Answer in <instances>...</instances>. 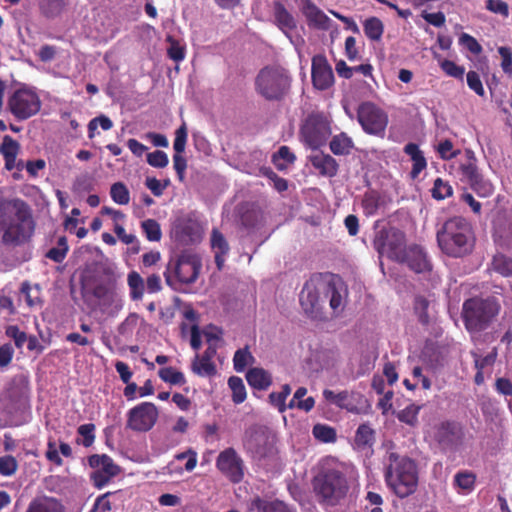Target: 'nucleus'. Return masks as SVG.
Wrapping results in <instances>:
<instances>
[{"label":"nucleus","mask_w":512,"mask_h":512,"mask_svg":"<svg viewBox=\"0 0 512 512\" xmlns=\"http://www.w3.org/2000/svg\"><path fill=\"white\" fill-rule=\"evenodd\" d=\"M434 439L443 450H456L464 439L463 427L456 421H442L435 427Z\"/></svg>","instance_id":"2eb2a0df"},{"label":"nucleus","mask_w":512,"mask_h":512,"mask_svg":"<svg viewBox=\"0 0 512 512\" xmlns=\"http://www.w3.org/2000/svg\"><path fill=\"white\" fill-rule=\"evenodd\" d=\"M398 263L407 264L416 273H423L431 269L426 253L418 245L407 247L404 251L403 259H399Z\"/></svg>","instance_id":"412c9836"},{"label":"nucleus","mask_w":512,"mask_h":512,"mask_svg":"<svg viewBox=\"0 0 512 512\" xmlns=\"http://www.w3.org/2000/svg\"><path fill=\"white\" fill-rule=\"evenodd\" d=\"M20 294L24 297L30 309H41L44 305L42 289L39 284H30L28 281L21 283Z\"/></svg>","instance_id":"bb28decb"},{"label":"nucleus","mask_w":512,"mask_h":512,"mask_svg":"<svg viewBox=\"0 0 512 512\" xmlns=\"http://www.w3.org/2000/svg\"><path fill=\"white\" fill-rule=\"evenodd\" d=\"M291 77L280 66L262 68L255 79L256 92L268 101H280L289 92Z\"/></svg>","instance_id":"0eeeda50"},{"label":"nucleus","mask_w":512,"mask_h":512,"mask_svg":"<svg viewBox=\"0 0 512 512\" xmlns=\"http://www.w3.org/2000/svg\"><path fill=\"white\" fill-rule=\"evenodd\" d=\"M88 464L93 469L90 473V480L97 489H102L121 473V467L107 454L89 456Z\"/></svg>","instance_id":"f8f14e48"},{"label":"nucleus","mask_w":512,"mask_h":512,"mask_svg":"<svg viewBox=\"0 0 512 512\" xmlns=\"http://www.w3.org/2000/svg\"><path fill=\"white\" fill-rule=\"evenodd\" d=\"M492 267L495 272L503 277L512 276V258L504 254H497L493 257Z\"/></svg>","instance_id":"a19ab883"},{"label":"nucleus","mask_w":512,"mask_h":512,"mask_svg":"<svg viewBox=\"0 0 512 512\" xmlns=\"http://www.w3.org/2000/svg\"><path fill=\"white\" fill-rule=\"evenodd\" d=\"M290 393H291L290 386L288 384H284L281 387L280 392H272L269 395V402L272 406L277 408L279 412L282 413L287 408L285 402H286L287 397L290 395Z\"/></svg>","instance_id":"09e8293b"},{"label":"nucleus","mask_w":512,"mask_h":512,"mask_svg":"<svg viewBox=\"0 0 512 512\" xmlns=\"http://www.w3.org/2000/svg\"><path fill=\"white\" fill-rule=\"evenodd\" d=\"M312 167L324 177H334L338 173L339 164L330 154L315 151L308 157Z\"/></svg>","instance_id":"4be33fe9"},{"label":"nucleus","mask_w":512,"mask_h":512,"mask_svg":"<svg viewBox=\"0 0 512 512\" xmlns=\"http://www.w3.org/2000/svg\"><path fill=\"white\" fill-rule=\"evenodd\" d=\"M312 433L317 440L323 443H333L337 439L335 429L324 424H316L313 427Z\"/></svg>","instance_id":"de8ad7c7"},{"label":"nucleus","mask_w":512,"mask_h":512,"mask_svg":"<svg viewBox=\"0 0 512 512\" xmlns=\"http://www.w3.org/2000/svg\"><path fill=\"white\" fill-rule=\"evenodd\" d=\"M440 67L448 76L463 80L465 73L463 66H459L455 62L445 59L441 62Z\"/></svg>","instance_id":"69168bd1"},{"label":"nucleus","mask_w":512,"mask_h":512,"mask_svg":"<svg viewBox=\"0 0 512 512\" xmlns=\"http://www.w3.org/2000/svg\"><path fill=\"white\" fill-rule=\"evenodd\" d=\"M380 205L379 195L374 192H366L362 199V208L366 216H371L377 213Z\"/></svg>","instance_id":"603ef678"},{"label":"nucleus","mask_w":512,"mask_h":512,"mask_svg":"<svg viewBox=\"0 0 512 512\" xmlns=\"http://www.w3.org/2000/svg\"><path fill=\"white\" fill-rule=\"evenodd\" d=\"M497 348L494 347L490 353H488L486 356L481 357L477 353H472V356L474 358V366L476 370H484L487 366H492L496 362L497 359Z\"/></svg>","instance_id":"052dcab7"},{"label":"nucleus","mask_w":512,"mask_h":512,"mask_svg":"<svg viewBox=\"0 0 512 512\" xmlns=\"http://www.w3.org/2000/svg\"><path fill=\"white\" fill-rule=\"evenodd\" d=\"M249 508L258 512H290L289 506L283 501H268L259 496L251 500Z\"/></svg>","instance_id":"7c9ffc66"},{"label":"nucleus","mask_w":512,"mask_h":512,"mask_svg":"<svg viewBox=\"0 0 512 512\" xmlns=\"http://www.w3.org/2000/svg\"><path fill=\"white\" fill-rule=\"evenodd\" d=\"M104 274L106 275L105 281L97 283L92 289V294L99 300L115 302L121 308V298L117 293V277L113 270L109 268L104 270Z\"/></svg>","instance_id":"a211bd4d"},{"label":"nucleus","mask_w":512,"mask_h":512,"mask_svg":"<svg viewBox=\"0 0 512 512\" xmlns=\"http://www.w3.org/2000/svg\"><path fill=\"white\" fill-rule=\"evenodd\" d=\"M39 6L45 17L55 18L63 11L65 2L64 0H40Z\"/></svg>","instance_id":"79ce46f5"},{"label":"nucleus","mask_w":512,"mask_h":512,"mask_svg":"<svg viewBox=\"0 0 512 512\" xmlns=\"http://www.w3.org/2000/svg\"><path fill=\"white\" fill-rule=\"evenodd\" d=\"M470 188L482 198L490 197L494 193V186L490 180L485 179L482 174L468 182Z\"/></svg>","instance_id":"e433bc0d"},{"label":"nucleus","mask_w":512,"mask_h":512,"mask_svg":"<svg viewBox=\"0 0 512 512\" xmlns=\"http://www.w3.org/2000/svg\"><path fill=\"white\" fill-rule=\"evenodd\" d=\"M211 247L215 251V263L218 270H222L224 266V256L229 251V245L224 235L217 229H213L211 233Z\"/></svg>","instance_id":"c756f323"},{"label":"nucleus","mask_w":512,"mask_h":512,"mask_svg":"<svg viewBox=\"0 0 512 512\" xmlns=\"http://www.w3.org/2000/svg\"><path fill=\"white\" fill-rule=\"evenodd\" d=\"M255 361V358L250 353L248 346L238 349L233 357V366L235 371L243 372L245 368L252 364Z\"/></svg>","instance_id":"37998d69"},{"label":"nucleus","mask_w":512,"mask_h":512,"mask_svg":"<svg viewBox=\"0 0 512 512\" xmlns=\"http://www.w3.org/2000/svg\"><path fill=\"white\" fill-rule=\"evenodd\" d=\"M431 193L434 199L443 200L453 194V188L449 182L444 181L442 178L438 177L434 181Z\"/></svg>","instance_id":"6e6d98bb"},{"label":"nucleus","mask_w":512,"mask_h":512,"mask_svg":"<svg viewBox=\"0 0 512 512\" xmlns=\"http://www.w3.org/2000/svg\"><path fill=\"white\" fill-rule=\"evenodd\" d=\"M5 335L13 339L18 349H21L27 340L26 332L21 331L17 325H8L5 329Z\"/></svg>","instance_id":"e2e57ef3"},{"label":"nucleus","mask_w":512,"mask_h":512,"mask_svg":"<svg viewBox=\"0 0 512 512\" xmlns=\"http://www.w3.org/2000/svg\"><path fill=\"white\" fill-rule=\"evenodd\" d=\"M36 221L29 204L20 198L0 200V244L16 248L30 243Z\"/></svg>","instance_id":"f257e3e1"},{"label":"nucleus","mask_w":512,"mask_h":512,"mask_svg":"<svg viewBox=\"0 0 512 512\" xmlns=\"http://www.w3.org/2000/svg\"><path fill=\"white\" fill-rule=\"evenodd\" d=\"M363 30L368 39L379 41L384 32V25L379 18L370 17L364 21Z\"/></svg>","instance_id":"f704fd0d"},{"label":"nucleus","mask_w":512,"mask_h":512,"mask_svg":"<svg viewBox=\"0 0 512 512\" xmlns=\"http://www.w3.org/2000/svg\"><path fill=\"white\" fill-rule=\"evenodd\" d=\"M500 310V302L494 296L486 298L472 297L464 301L462 320L472 339H474L475 334H480L492 324Z\"/></svg>","instance_id":"39448f33"},{"label":"nucleus","mask_w":512,"mask_h":512,"mask_svg":"<svg viewBox=\"0 0 512 512\" xmlns=\"http://www.w3.org/2000/svg\"><path fill=\"white\" fill-rule=\"evenodd\" d=\"M142 230L149 241L158 242L162 237L159 223L154 219H147L141 223Z\"/></svg>","instance_id":"864d4df0"},{"label":"nucleus","mask_w":512,"mask_h":512,"mask_svg":"<svg viewBox=\"0 0 512 512\" xmlns=\"http://www.w3.org/2000/svg\"><path fill=\"white\" fill-rule=\"evenodd\" d=\"M403 150L405 154L410 156V159L413 162L410 176L412 179H416L419 174L427 167L426 158L416 143H407Z\"/></svg>","instance_id":"cd10ccee"},{"label":"nucleus","mask_w":512,"mask_h":512,"mask_svg":"<svg viewBox=\"0 0 512 512\" xmlns=\"http://www.w3.org/2000/svg\"><path fill=\"white\" fill-rule=\"evenodd\" d=\"M127 284L130 291V298L133 301L141 300L145 291V283L141 275L137 271L129 272Z\"/></svg>","instance_id":"473e14b6"},{"label":"nucleus","mask_w":512,"mask_h":512,"mask_svg":"<svg viewBox=\"0 0 512 512\" xmlns=\"http://www.w3.org/2000/svg\"><path fill=\"white\" fill-rule=\"evenodd\" d=\"M216 468L233 484L241 483L245 477L244 460L233 447L225 448L218 454Z\"/></svg>","instance_id":"ddd939ff"},{"label":"nucleus","mask_w":512,"mask_h":512,"mask_svg":"<svg viewBox=\"0 0 512 512\" xmlns=\"http://www.w3.org/2000/svg\"><path fill=\"white\" fill-rule=\"evenodd\" d=\"M217 353V346L209 344L202 355L196 354L191 369L193 373L200 377H213L217 374V368L213 362V358Z\"/></svg>","instance_id":"6ab92c4d"},{"label":"nucleus","mask_w":512,"mask_h":512,"mask_svg":"<svg viewBox=\"0 0 512 512\" xmlns=\"http://www.w3.org/2000/svg\"><path fill=\"white\" fill-rule=\"evenodd\" d=\"M476 482V475L469 471L458 472L454 476V483L463 490L471 491Z\"/></svg>","instance_id":"13d9d810"},{"label":"nucleus","mask_w":512,"mask_h":512,"mask_svg":"<svg viewBox=\"0 0 512 512\" xmlns=\"http://www.w3.org/2000/svg\"><path fill=\"white\" fill-rule=\"evenodd\" d=\"M19 144L10 136H5L0 146V153L3 157H17L19 153Z\"/></svg>","instance_id":"338daca9"},{"label":"nucleus","mask_w":512,"mask_h":512,"mask_svg":"<svg viewBox=\"0 0 512 512\" xmlns=\"http://www.w3.org/2000/svg\"><path fill=\"white\" fill-rule=\"evenodd\" d=\"M326 278L322 275H314L307 280L300 292V305L306 315L316 317L320 311L324 297Z\"/></svg>","instance_id":"9b49d317"},{"label":"nucleus","mask_w":512,"mask_h":512,"mask_svg":"<svg viewBox=\"0 0 512 512\" xmlns=\"http://www.w3.org/2000/svg\"><path fill=\"white\" fill-rule=\"evenodd\" d=\"M464 161L459 165V171L463 178L469 182L474 178H477L481 173L477 166V159L474 152L471 149H466L464 152Z\"/></svg>","instance_id":"2f4dec72"},{"label":"nucleus","mask_w":512,"mask_h":512,"mask_svg":"<svg viewBox=\"0 0 512 512\" xmlns=\"http://www.w3.org/2000/svg\"><path fill=\"white\" fill-rule=\"evenodd\" d=\"M140 320V316L137 313H130L125 320L118 326V332L120 335L128 336L131 335L134 329L137 327Z\"/></svg>","instance_id":"680f3d73"},{"label":"nucleus","mask_w":512,"mask_h":512,"mask_svg":"<svg viewBox=\"0 0 512 512\" xmlns=\"http://www.w3.org/2000/svg\"><path fill=\"white\" fill-rule=\"evenodd\" d=\"M248 384L256 390H267L272 384L271 374L263 368H251L246 373Z\"/></svg>","instance_id":"c85d7f7f"},{"label":"nucleus","mask_w":512,"mask_h":512,"mask_svg":"<svg viewBox=\"0 0 512 512\" xmlns=\"http://www.w3.org/2000/svg\"><path fill=\"white\" fill-rule=\"evenodd\" d=\"M25 512H66L63 504L54 497L38 496L31 500Z\"/></svg>","instance_id":"a878e982"},{"label":"nucleus","mask_w":512,"mask_h":512,"mask_svg":"<svg viewBox=\"0 0 512 512\" xmlns=\"http://www.w3.org/2000/svg\"><path fill=\"white\" fill-rule=\"evenodd\" d=\"M421 407L416 404H410L398 413V420L410 426H415L418 422V414Z\"/></svg>","instance_id":"5fc2aeb1"},{"label":"nucleus","mask_w":512,"mask_h":512,"mask_svg":"<svg viewBox=\"0 0 512 512\" xmlns=\"http://www.w3.org/2000/svg\"><path fill=\"white\" fill-rule=\"evenodd\" d=\"M326 284L328 287L325 288L324 297H329L330 307L337 311L342 307V295L337 289L335 282L326 279Z\"/></svg>","instance_id":"49530a36"},{"label":"nucleus","mask_w":512,"mask_h":512,"mask_svg":"<svg viewBox=\"0 0 512 512\" xmlns=\"http://www.w3.org/2000/svg\"><path fill=\"white\" fill-rule=\"evenodd\" d=\"M373 247L380 256L398 262L407 248L405 233L395 227L382 228L375 234Z\"/></svg>","instance_id":"9d476101"},{"label":"nucleus","mask_w":512,"mask_h":512,"mask_svg":"<svg viewBox=\"0 0 512 512\" xmlns=\"http://www.w3.org/2000/svg\"><path fill=\"white\" fill-rule=\"evenodd\" d=\"M173 233L176 241L189 245L200 239V226L195 220L182 218L175 223Z\"/></svg>","instance_id":"aec40b11"},{"label":"nucleus","mask_w":512,"mask_h":512,"mask_svg":"<svg viewBox=\"0 0 512 512\" xmlns=\"http://www.w3.org/2000/svg\"><path fill=\"white\" fill-rule=\"evenodd\" d=\"M312 492L323 508H334L342 504L350 491L346 472L335 467H321L311 480Z\"/></svg>","instance_id":"7ed1b4c3"},{"label":"nucleus","mask_w":512,"mask_h":512,"mask_svg":"<svg viewBox=\"0 0 512 512\" xmlns=\"http://www.w3.org/2000/svg\"><path fill=\"white\" fill-rule=\"evenodd\" d=\"M330 123V119L325 113L312 111L305 118L301 128H329Z\"/></svg>","instance_id":"ea45409f"},{"label":"nucleus","mask_w":512,"mask_h":512,"mask_svg":"<svg viewBox=\"0 0 512 512\" xmlns=\"http://www.w3.org/2000/svg\"><path fill=\"white\" fill-rule=\"evenodd\" d=\"M147 163L155 168H164L168 165V156L164 151L156 150L147 154Z\"/></svg>","instance_id":"774afa93"},{"label":"nucleus","mask_w":512,"mask_h":512,"mask_svg":"<svg viewBox=\"0 0 512 512\" xmlns=\"http://www.w3.org/2000/svg\"><path fill=\"white\" fill-rule=\"evenodd\" d=\"M302 13L309 27L320 30H328L330 28V18L311 0H303Z\"/></svg>","instance_id":"5701e85b"},{"label":"nucleus","mask_w":512,"mask_h":512,"mask_svg":"<svg viewBox=\"0 0 512 512\" xmlns=\"http://www.w3.org/2000/svg\"><path fill=\"white\" fill-rule=\"evenodd\" d=\"M358 121L362 128H386V113L371 102L362 103L357 111Z\"/></svg>","instance_id":"f3484780"},{"label":"nucleus","mask_w":512,"mask_h":512,"mask_svg":"<svg viewBox=\"0 0 512 512\" xmlns=\"http://www.w3.org/2000/svg\"><path fill=\"white\" fill-rule=\"evenodd\" d=\"M18 468L17 460L12 455L0 457V474L2 476H11L15 474Z\"/></svg>","instance_id":"0e129e2a"},{"label":"nucleus","mask_w":512,"mask_h":512,"mask_svg":"<svg viewBox=\"0 0 512 512\" xmlns=\"http://www.w3.org/2000/svg\"><path fill=\"white\" fill-rule=\"evenodd\" d=\"M42 102L35 88L27 85L15 89L8 97V111L19 121L35 116L41 109Z\"/></svg>","instance_id":"1a4fd4ad"},{"label":"nucleus","mask_w":512,"mask_h":512,"mask_svg":"<svg viewBox=\"0 0 512 512\" xmlns=\"http://www.w3.org/2000/svg\"><path fill=\"white\" fill-rule=\"evenodd\" d=\"M429 301L423 296H416L414 300V311L418 316V320L423 325H428L430 322L428 315Z\"/></svg>","instance_id":"4d7b16f0"},{"label":"nucleus","mask_w":512,"mask_h":512,"mask_svg":"<svg viewBox=\"0 0 512 512\" xmlns=\"http://www.w3.org/2000/svg\"><path fill=\"white\" fill-rule=\"evenodd\" d=\"M202 263L195 254L184 253L174 262H169L164 277L167 285L179 290L184 284L194 283L200 273Z\"/></svg>","instance_id":"6e6552de"},{"label":"nucleus","mask_w":512,"mask_h":512,"mask_svg":"<svg viewBox=\"0 0 512 512\" xmlns=\"http://www.w3.org/2000/svg\"><path fill=\"white\" fill-rule=\"evenodd\" d=\"M166 41L169 43L167 48L168 57L176 63L183 61L186 55L185 46L170 35L167 36Z\"/></svg>","instance_id":"a18cd8bd"},{"label":"nucleus","mask_w":512,"mask_h":512,"mask_svg":"<svg viewBox=\"0 0 512 512\" xmlns=\"http://www.w3.org/2000/svg\"><path fill=\"white\" fill-rule=\"evenodd\" d=\"M301 140L315 152L319 151L318 149L324 145L326 136L322 130H301Z\"/></svg>","instance_id":"72a5a7b5"},{"label":"nucleus","mask_w":512,"mask_h":512,"mask_svg":"<svg viewBox=\"0 0 512 512\" xmlns=\"http://www.w3.org/2000/svg\"><path fill=\"white\" fill-rule=\"evenodd\" d=\"M375 441L376 436L374 429L367 423L360 424L355 432L354 449L360 452L372 451Z\"/></svg>","instance_id":"393cba45"},{"label":"nucleus","mask_w":512,"mask_h":512,"mask_svg":"<svg viewBox=\"0 0 512 512\" xmlns=\"http://www.w3.org/2000/svg\"><path fill=\"white\" fill-rule=\"evenodd\" d=\"M311 77L313 86L318 90H327L333 85V70L324 55L317 54L312 58Z\"/></svg>","instance_id":"dca6fc26"},{"label":"nucleus","mask_w":512,"mask_h":512,"mask_svg":"<svg viewBox=\"0 0 512 512\" xmlns=\"http://www.w3.org/2000/svg\"><path fill=\"white\" fill-rule=\"evenodd\" d=\"M229 388L232 391V401L235 404H241L247 397L246 388L243 380L238 376H231L228 379Z\"/></svg>","instance_id":"58836bf2"},{"label":"nucleus","mask_w":512,"mask_h":512,"mask_svg":"<svg viewBox=\"0 0 512 512\" xmlns=\"http://www.w3.org/2000/svg\"><path fill=\"white\" fill-rule=\"evenodd\" d=\"M69 251V246L67 243V238L65 236H61L57 240V246L50 248L45 257L55 263H62L66 258Z\"/></svg>","instance_id":"4c0bfd02"},{"label":"nucleus","mask_w":512,"mask_h":512,"mask_svg":"<svg viewBox=\"0 0 512 512\" xmlns=\"http://www.w3.org/2000/svg\"><path fill=\"white\" fill-rule=\"evenodd\" d=\"M242 447L253 461H262L277 453L276 436L265 425L253 424L243 433Z\"/></svg>","instance_id":"423d86ee"},{"label":"nucleus","mask_w":512,"mask_h":512,"mask_svg":"<svg viewBox=\"0 0 512 512\" xmlns=\"http://www.w3.org/2000/svg\"><path fill=\"white\" fill-rule=\"evenodd\" d=\"M110 196L119 205H127L130 202V192L123 182H116L111 185Z\"/></svg>","instance_id":"c03bdc74"},{"label":"nucleus","mask_w":512,"mask_h":512,"mask_svg":"<svg viewBox=\"0 0 512 512\" xmlns=\"http://www.w3.org/2000/svg\"><path fill=\"white\" fill-rule=\"evenodd\" d=\"M329 146L335 155H348L353 147V142L350 137L342 132L332 138Z\"/></svg>","instance_id":"c9c22d12"},{"label":"nucleus","mask_w":512,"mask_h":512,"mask_svg":"<svg viewBox=\"0 0 512 512\" xmlns=\"http://www.w3.org/2000/svg\"><path fill=\"white\" fill-rule=\"evenodd\" d=\"M159 411L152 402H142L127 413L126 428L135 432H148L156 424Z\"/></svg>","instance_id":"4468645a"},{"label":"nucleus","mask_w":512,"mask_h":512,"mask_svg":"<svg viewBox=\"0 0 512 512\" xmlns=\"http://www.w3.org/2000/svg\"><path fill=\"white\" fill-rule=\"evenodd\" d=\"M161 380L172 385H182L186 382L184 374L172 367H164L158 371Z\"/></svg>","instance_id":"8fccbe9b"},{"label":"nucleus","mask_w":512,"mask_h":512,"mask_svg":"<svg viewBox=\"0 0 512 512\" xmlns=\"http://www.w3.org/2000/svg\"><path fill=\"white\" fill-rule=\"evenodd\" d=\"M295 160L296 157L288 146H281L272 156V162L278 169H283L286 164H292Z\"/></svg>","instance_id":"3c124183"},{"label":"nucleus","mask_w":512,"mask_h":512,"mask_svg":"<svg viewBox=\"0 0 512 512\" xmlns=\"http://www.w3.org/2000/svg\"><path fill=\"white\" fill-rule=\"evenodd\" d=\"M384 479L387 487L398 498H407L414 494L418 488L417 464L408 456L390 452L385 466Z\"/></svg>","instance_id":"20e7f679"},{"label":"nucleus","mask_w":512,"mask_h":512,"mask_svg":"<svg viewBox=\"0 0 512 512\" xmlns=\"http://www.w3.org/2000/svg\"><path fill=\"white\" fill-rule=\"evenodd\" d=\"M77 433L83 437L80 441L77 439L78 444H82L84 447H90L94 443L95 440V425L92 423H87L80 425L77 429Z\"/></svg>","instance_id":"bf43d9fd"},{"label":"nucleus","mask_w":512,"mask_h":512,"mask_svg":"<svg viewBox=\"0 0 512 512\" xmlns=\"http://www.w3.org/2000/svg\"><path fill=\"white\" fill-rule=\"evenodd\" d=\"M436 240L443 254L451 258H463L474 251L476 235L467 218L452 216L438 227Z\"/></svg>","instance_id":"f03ea898"},{"label":"nucleus","mask_w":512,"mask_h":512,"mask_svg":"<svg viewBox=\"0 0 512 512\" xmlns=\"http://www.w3.org/2000/svg\"><path fill=\"white\" fill-rule=\"evenodd\" d=\"M274 24L281 30L285 36L291 38L290 33L297 28V21L280 1L273 3Z\"/></svg>","instance_id":"b1692460"}]
</instances>
